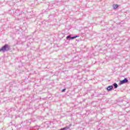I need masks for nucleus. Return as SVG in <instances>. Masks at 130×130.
<instances>
[{
    "instance_id": "obj_6",
    "label": "nucleus",
    "mask_w": 130,
    "mask_h": 130,
    "mask_svg": "<svg viewBox=\"0 0 130 130\" xmlns=\"http://www.w3.org/2000/svg\"><path fill=\"white\" fill-rule=\"evenodd\" d=\"M113 8L114 10H116V9H117V8H118V5L114 4L113 5Z\"/></svg>"
},
{
    "instance_id": "obj_3",
    "label": "nucleus",
    "mask_w": 130,
    "mask_h": 130,
    "mask_svg": "<svg viewBox=\"0 0 130 130\" xmlns=\"http://www.w3.org/2000/svg\"><path fill=\"white\" fill-rule=\"evenodd\" d=\"M126 83H128V80L127 78H124L123 80L120 81L119 85H123Z\"/></svg>"
},
{
    "instance_id": "obj_7",
    "label": "nucleus",
    "mask_w": 130,
    "mask_h": 130,
    "mask_svg": "<svg viewBox=\"0 0 130 130\" xmlns=\"http://www.w3.org/2000/svg\"><path fill=\"white\" fill-rule=\"evenodd\" d=\"M69 128H70V127L69 126H66L65 127L62 128V129L67 130V129H69Z\"/></svg>"
},
{
    "instance_id": "obj_8",
    "label": "nucleus",
    "mask_w": 130,
    "mask_h": 130,
    "mask_svg": "<svg viewBox=\"0 0 130 130\" xmlns=\"http://www.w3.org/2000/svg\"><path fill=\"white\" fill-rule=\"evenodd\" d=\"M66 88H64V89H63L61 90V92H66Z\"/></svg>"
},
{
    "instance_id": "obj_4",
    "label": "nucleus",
    "mask_w": 130,
    "mask_h": 130,
    "mask_svg": "<svg viewBox=\"0 0 130 130\" xmlns=\"http://www.w3.org/2000/svg\"><path fill=\"white\" fill-rule=\"evenodd\" d=\"M107 90L108 92H110V91H112L113 90V85H110L107 87Z\"/></svg>"
},
{
    "instance_id": "obj_1",
    "label": "nucleus",
    "mask_w": 130,
    "mask_h": 130,
    "mask_svg": "<svg viewBox=\"0 0 130 130\" xmlns=\"http://www.w3.org/2000/svg\"><path fill=\"white\" fill-rule=\"evenodd\" d=\"M9 50H11V46L9 45L8 44H6L0 48V52H6V51H9Z\"/></svg>"
},
{
    "instance_id": "obj_2",
    "label": "nucleus",
    "mask_w": 130,
    "mask_h": 130,
    "mask_svg": "<svg viewBox=\"0 0 130 130\" xmlns=\"http://www.w3.org/2000/svg\"><path fill=\"white\" fill-rule=\"evenodd\" d=\"M78 37H79V36L71 37V35H69L66 38L68 40H74V39H76V38Z\"/></svg>"
},
{
    "instance_id": "obj_5",
    "label": "nucleus",
    "mask_w": 130,
    "mask_h": 130,
    "mask_svg": "<svg viewBox=\"0 0 130 130\" xmlns=\"http://www.w3.org/2000/svg\"><path fill=\"white\" fill-rule=\"evenodd\" d=\"M112 86H113L115 89H117L118 87V85H117L116 83H114Z\"/></svg>"
}]
</instances>
